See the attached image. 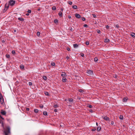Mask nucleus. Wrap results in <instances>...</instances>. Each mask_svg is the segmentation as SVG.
<instances>
[{"label":"nucleus","mask_w":135,"mask_h":135,"mask_svg":"<svg viewBox=\"0 0 135 135\" xmlns=\"http://www.w3.org/2000/svg\"><path fill=\"white\" fill-rule=\"evenodd\" d=\"M63 9L62 8H61V10L62 11L63 10Z\"/></svg>","instance_id":"obj_63"},{"label":"nucleus","mask_w":135,"mask_h":135,"mask_svg":"<svg viewBox=\"0 0 135 135\" xmlns=\"http://www.w3.org/2000/svg\"><path fill=\"white\" fill-rule=\"evenodd\" d=\"M8 7H7V8H5L4 9L3 11V12H5L8 9V8L9 7V5H8Z\"/></svg>","instance_id":"obj_12"},{"label":"nucleus","mask_w":135,"mask_h":135,"mask_svg":"<svg viewBox=\"0 0 135 135\" xmlns=\"http://www.w3.org/2000/svg\"><path fill=\"white\" fill-rule=\"evenodd\" d=\"M29 85L30 86H31L32 85V83L31 82H29Z\"/></svg>","instance_id":"obj_42"},{"label":"nucleus","mask_w":135,"mask_h":135,"mask_svg":"<svg viewBox=\"0 0 135 135\" xmlns=\"http://www.w3.org/2000/svg\"><path fill=\"white\" fill-rule=\"evenodd\" d=\"M88 107L90 108H93L92 106L90 105H88Z\"/></svg>","instance_id":"obj_33"},{"label":"nucleus","mask_w":135,"mask_h":135,"mask_svg":"<svg viewBox=\"0 0 135 135\" xmlns=\"http://www.w3.org/2000/svg\"><path fill=\"white\" fill-rule=\"evenodd\" d=\"M68 3L70 5H72V2L70 1H69L68 2Z\"/></svg>","instance_id":"obj_29"},{"label":"nucleus","mask_w":135,"mask_h":135,"mask_svg":"<svg viewBox=\"0 0 135 135\" xmlns=\"http://www.w3.org/2000/svg\"><path fill=\"white\" fill-rule=\"evenodd\" d=\"M106 27L107 29H108L109 28V26L108 25H107Z\"/></svg>","instance_id":"obj_51"},{"label":"nucleus","mask_w":135,"mask_h":135,"mask_svg":"<svg viewBox=\"0 0 135 135\" xmlns=\"http://www.w3.org/2000/svg\"><path fill=\"white\" fill-rule=\"evenodd\" d=\"M66 59H67V60L69 58V57L68 56H67L66 57Z\"/></svg>","instance_id":"obj_54"},{"label":"nucleus","mask_w":135,"mask_h":135,"mask_svg":"<svg viewBox=\"0 0 135 135\" xmlns=\"http://www.w3.org/2000/svg\"><path fill=\"white\" fill-rule=\"evenodd\" d=\"M66 75V74L64 72H62V74H61V76L64 77Z\"/></svg>","instance_id":"obj_18"},{"label":"nucleus","mask_w":135,"mask_h":135,"mask_svg":"<svg viewBox=\"0 0 135 135\" xmlns=\"http://www.w3.org/2000/svg\"><path fill=\"white\" fill-rule=\"evenodd\" d=\"M89 112L91 113H93V111L92 109H90L89 110Z\"/></svg>","instance_id":"obj_40"},{"label":"nucleus","mask_w":135,"mask_h":135,"mask_svg":"<svg viewBox=\"0 0 135 135\" xmlns=\"http://www.w3.org/2000/svg\"><path fill=\"white\" fill-rule=\"evenodd\" d=\"M54 111L55 112H57V109H54Z\"/></svg>","instance_id":"obj_55"},{"label":"nucleus","mask_w":135,"mask_h":135,"mask_svg":"<svg viewBox=\"0 0 135 135\" xmlns=\"http://www.w3.org/2000/svg\"><path fill=\"white\" fill-rule=\"evenodd\" d=\"M66 78L65 77H63L62 78V82H65L66 81Z\"/></svg>","instance_id":"obj_13"},{"label":"nucleus","mask_w":135,"mask_h":135,"mask_svg":"<svg viewBox=\"0 0 135 135\" xmlns=\"http://www.w3.org/2000/svg\"><path fill=\"white\" fill-rule=\"evenodd\" d=\"M92 15L93 16V17H94V18H95L96 17V15L94 14H92Z\"/></svg>","instance_id":"obj_44"},{"label":"nucleus","mask_w":135,"mask_h":135,"mask_svg":"<svg viewBox=\"0 0 135 135\" xmlns=\"http://www.w3.org/2000/svg\"><path fill=\"white\" fill-rule=\"evenodd\" d=\"M54 107L55 108H56L58 107V105L57 104H55L54 105Z\"/></svg>","instance_id":"obj_34"},{"label":"nucleus","mask_w":135,"mask_h":135,"mask_svg":"<svg viewBox=\"0 0 135 135\" xmlns=\"http://www.w3.org/2000/svg\"><path fill=\"white\" fill-rule=\"evenodd\" d=\"M34 112L35 113H37L38 112V110L37 109H35L34 110Z\"/></svg>","instance_id":"obj_24"},{"label":"nucleus","mask_w":135,"mask_h":135,"mask_svg":"<svg viewBox=\"0 0 135 135\" xmlns=\"http://www.w3.org/2000/svg\"><path fill=\"white\" fill-rule=\"evenodd\" d=\"M52 9L53 10H55L56 9V8L55 6H54L52 7Z\"/></svg>","instance_id":"obj_27"},{"label":"nucleus","mask_w":135,"mask_h":135,"mask_svg":"<svg viewBox=\"0 0 135 135\" xmlns=\"http://www.w3.org/2000/svg\"><path fill=\"white\" fill-rule=\"evenodd\" d=\"M114 77L115 78H117V75H115V76H114Z\"/></svg>","instance_id":"obj_58"},{"label":"nucleus","mask_w":135,"mask_h":135,"mask_svg":"<svg viewBox=\"0 0 135 135\" xmlns=\"http://www.w3.org/2000/svg\"><path fill=\"white\" fill-rule=\"evenodd\" d=\"M7 7H8V5L7 6V4L6 3L5 5V8H7Z\"/></svg>","instance_id":"obj_47"},{"label":"nucleus","mask_w":135,"mask_h":135,"mask_svg":"<svg viewBox=\"0 0 135 135\" xmlns=\"http://www.w3.org/2000/svg\"><path fill=\"white\" fill-rule=\"evenodd\" d=\"M98 59L97 57H95L94 58V61L95 62H96L98 61Z\"/></svg>","instance_id":"obj_28"},{"label":"nucleus","mask_w":135,"mask_h":135,"mask_svg":"<svg viewBox=\"0 0 135 135\" xmlns=\"http://www.w3.org/2000/svg\"><path fill=\"white\" fill-rule=\"evenodd\" d=\"M111 123L112 125H113L114 124V122L113 121H111Z\"/></svg>","instance_id":"obj_41"},{"label":"nucleus","mask_w":135,"mask_h":135,"mask_svg":"<svg viewBox=\"0 0 135 135\" xmlns=\"http://www.w3.org/2000/svg\"><path fill=\"white\" fill-rule=\"evenodd\" d=\"M67 103H69V102H68V100H67V101L66 102Z\"/></svg>","instance_id":"obj_62"},{"label":"nucleus","mask_w":135,"mask_h":135,"mask_svg":"<svg viewBox=\"0 0 135 135\" xmlns=\"http://www.w3.org/2000/svg\"><path fill=\"white\" fill-rule=\"evenodd\" d=\"M0 101L2 104L3 102V99L2 95L1 93H0Z\"/></svg>","instance_id":"obj_4"},{"label":"nucleus","mask_w":135,"mask_h":135,"mask_svg":"<svg viewBox=\"0 0 135 135\" xmlns=\"http://www.w3.org/2000/svg\"><path fill=\"white\" fill-rule=\"evenodd\" d=\"M119 119H123V117L122 115H120L119 117Z\"/></svg>","instance_id":"obj_26"},{"label":"nucleus","mask_w":135,"mask_h":135,"mask_svg":"<svg viewBox=\"0 0 135 135\" xmlns=\"http://www.w3.org/2000/svg\"><path fill=\"white\" fill-rule=\"evenodd\" d=\"M58 15L60 17H62V14L61 12L60 11L58 13Z\"/></svg>","instance_id":"obj_11"},{"label":"nucleus","mask_w":135,"mask_h":135,"mask_svg":"<svg viewBox=\"0 0 135 135\" xmlns=\"http://www.w3.org/2000/svg\"><path fill=\"white\" fill-rule=\"evenodd\" d=\"M67 50L68 51H70V48L69 47H68L67 48Z\"/></svg>","instance_id":"obj_49"},{"label":"nucleus","mask_w":135,"mask_h":135,"mask_svg":"<svg viewBox=\"0 0 135 135\" xmlns=\"http://www.w3.org/2000/svg\"><path fill=\"white\" fill-rule=\"evenodd\" d=\"M12 53L13 54H15V51L13 50L12 51Z\"/></svg>","instance_id":"obj_37"},{"label":"nucleus","mask_w":135,"mask_h":135,"mask_svg":"<svg viewBox=\"0 0 135 135\" xmlns=\"http://www.w3.org/2000/svg\"><path fill=\"white\" fill-rule=\"evenodd\" d=\"M75 16L78 18H79L80 17V15L78 14H75Z\"/></svg>","instance_id":"obj_8"},{"label":"nucleus","mask_w":135,"mask_h":135,"mask_svg":"<svg viewBox=\"0 0 135 135\" xmlns=\"http://www.w3.org/2000/svg\"><path fill=\"white\" fill-rule=\"evenodd\" d=\"M26 15L27 16H28L29 15V13H27L26 14Z\"/></svg>","instance_id":"obj_57"},{"label":"nucleus","mask_w":135,"mask_h":135,"mask_svg":"<svg viewBox=\"0 0 135 135\" xmlns=\"http://www.w3.org/2000/svg\"><path fill=\"white\" fill-rule=\"evenodd\" d=\"M0 117L3 119H4L0 115Z\"/></svg>","instance_id":"obj_56"},{"label":"nucleus","mask_w":135,"mask_h":135,"mask_svg":"<svg viewBox=\"0 0 135 135\" xmlns=\"http://www.w3.org/2000/svg\"><path fill=\"white\" fill-rule=\"evenodd\" d=\"M6 57L7 58H9L10 57V55H9L6 54Z\"/></svg>","instance_id":"obj_30"},{"label":"nucleus","mask_w":135,"mask_h":135,"mask_svg":"<svg viewBox=\"0 0 135 135\" xmlns=\"http://www.w3.org/2000/svg\"><path fill=\"white\" fill-rule=\"evenodd\" d=\"M26 110L27 111H29L30 110V109L29 108H26Z\"/></svg>","instance_id":"obj_45"},{"label":"nucleus","mask_w":135,"mask_h":135,"mask_svg":"<svg viewBox=\"0 0 135 135\" xmlns=\"http://www.w3.org/2000/svg\"><path fill=\"white\" fill-rule=\"evenodd\" d=\"M51 65L52 66H55V63L54 62H52L51 64Z\"/></svg>","instance_id":"obj_22"},{"label":"nucleus","mask_w":135,"mask_h":135,"mask_svg":"<svg viewBox=\"0 0 135 135\" xmlns=\"http://www.w3.org/2000/svg\"><path fill=\"white\" fill-rule=\"evenodd\" d=\"M44 93L46 95H47L48 96H49L50 95V94L48 92L45 91L44 92Z\"/></svg>","instance_id":"obj_14"},{"label":"nucleus","mask_w":135,"mask_h":135,"mask_svg":"<svg viewBox=\"0 0 135 135\" xmlns=\"http://www.w3.org/2000/svg\"><path fill=\"white\" fill-rule=\"evenodd\" d=\"M18 19L19 20L21 21H23L24 20V19L22 18L19 17L18 18Z\"/></svg>","instance_id":"obj_15"},{"label":"nucleus","mask_w":135,"mask_h":135,"mask_svg":"<svg viewBox=\"0 0 135 135\" xmlns=\"http://www.w3.org/2000/svg\"><path fill=\"white\" fill-rule=\"evenodd\" d=\"M5 42V41L4 40H3L2 41V42L3 43H4Z\"/></svg>","instance_id":"obj_60"},{"label":"nucleus","mask_w":135,"mask_h":135,"mask_svg":"<svg viewBox=\"0 0 135 135\" xmlns=\"http://www.w3.org/2000/svg\"><path fill=\"white\" fill-rule=\"evenodd\" d=\"M67 100H68L67 99H65L64 100V101L66 102Z\"/></svg>","instance_id":"obj_59"},{"label":"nucleus","mask_w":135,"mask_h":135,"mask_svg":"<svg viewBox=\"0 0 135 135\" xmlns=\"http://www.w3.org/2000/svg\"><path fill=\"white\" fill-rule=\"evenodd\" d=\"M73 45V47L74 48H77L78 46V45L76 44H74Z\"/></svg>","instance_id":"obj_10"},{"label":"nucleus","mask_w":135,"mask_h":135,"mask_svg":"<svg viewBox=\"0 0 135 135\" xmlns=\"http://www.w3.org/2000/svg\"><path fill=\"white\" fill-rule=\"evenodd\" d=\"M82 20L83 21H85V18L84 17H82Z\"/></svg>","instance_id":"obj_38"},{"label":"nucleus","mask_w":135,"mask_h":135,"mask_svg":"<svg viewBox=\"0 0 135 135\" xmlns=\"http://www.w3.org/2000/svg\"><path fill=\"white\" fill-rule=\"evenodd\" d=\"M131 36L133 38H135V33L133 32H132L131 34Z\"/></svg>","instance_id":"obj_9"},{"label":"nucleus","mask_w":135,"mask_h":135,"mask_svg":"<svg viewBox=\"0 0 135 135\" xmlns=\"http://www.w3.org/2000/svg\"><path fill=\"white\" fill-rule=\"evenodd\" d=\"M16 2L13 0H10L9 2V4L8 5H10L12 6H13L15 3Z\"/></svg>","instance_id":"obj_2"},{"label":"nucleus","mask_w":135,"mask_h":135,"mask_svg":"<svg viewBox=\"0 0 135 135\" xmlns=\"http://www.w3.org/2000/svg\"><path fill=\"white\" fill-rule=\"evenodd\" d=\"M85 44L86 45H89V42L88 41H86V42H85Z\"/></svg>","instance_id":"obj_35"},{"label":"nucleus","mask_w":135,"mask_h":135,"mask_svg":"<svg viewBox=\"0 0 135 135\" xmlns=\"http://www.w3.org/2000/svg\"><path fill=\"white\" fill-rule=\"evenodd\" d=\"M69 30H70L71 31H73V28H72L71 27V28H70Z\"/></svg>","instance_id":"obj_53"},{"label":"nucleus","mask_w":135,"mask_h":135,"mask_svg":"<svg viewBox=\"0 0 135 135\" xmlns=\"http://www.w3.org/2000/svg\"><path fill=\"white\" fill-rule=\"evenodd\" d=\"M73 8L74 9H76L77 8V7L76 5H74L72 6Z\"/></svg>","instance_id":"obj_19"},{"label":"nucleus","mask_w":135,"mask_h":135,"mask_svg":"<svg viewBox=\"0 0 135 135\" xmlns=\"http://www.w3.org/2000/svg\"><path fill=\"white\" fill-rule=\"evenodd\" d=\"M102 118L104 120L107 121L109 120V118L107 116H105L104 115L102 116Z\"/></svg>","instance_id":"obj_5"},{"label":"nucleus","mask_w":135,"mask_h":135,"mask_svg":"<svg viewBox=\"0 0 135 135\" xmlns=\"http://www.w3.org/2000/svg\"><path fill=\"white\" fill-rule=\"evenodd\" d=\"M101 127H97V130L98 131H99L101 130Z\"/></svg>","instance_id":"obj_17"},{"label":"nucleus","mask_w":135,"mask_h":135,"mask_svg":"<svg viewBox=\"0 0 135 135\" xmlns=\"http://www.w3.org/2000/svg\"><path fill=\"white\" fill-rule=\"evenodd\" d=\"M43 78L45 80H46L47 79V78L46 76H44L43 77Z\"/></svg>","instance_id":"obj_23"},{"label":"nucleus","mask_w":135,"mask_h":135,"mask_svg":"<svg viewBox=\"0 0 135 135\" xmlns=\"http://www.w3.org/2000/svg\"><path fill=\"white\" fill-rule=\"evenodd\" d=\"M127 99L126 98H124L123 99V102H126L127 101Z\"/></svg>","instance_id":"obj_16"},{"label":"nucleus","mask_w":135,"mask_h":135,"mask_svg":"<svg viewBox=\"0 0 135 135\" xmlns=\"http://www.w3.org/2000/svg\"><path fill=\"white\" fill-rule=\"evenodd\" d=\"M73 99L72 98L68 99V101L69 102V104H71L73 103Z\"/></svg>","instance_id":"obj_6"},{"label":"nucleus","mask_w":135,"mask_h":135,"mask_svg":"<svg viewBox=\"0 0 135 135\" xmlns=\"http://www.w3.org/2000/svg\"><path fill=\"white\" fill-rule=\"evenodd\" d=\"M54 22L55 23H57L58 22V20L57 19H55L54 20Z\"/></svg>","instance_id":"obj_25"},{"label":"nucleus","mask_w":135,"mask_h":135,"mask_svg":"<svg viewBox=\"0 0 135 135\" xmlns=\"http://www.w3.org/2000/svg\"><path fill=\"white\" fill-rule=\"evenodd\" d=\"M79 91L80 93H83L84 92V91L81 89H79Z\"/></svg>","instance_id":"obj_32"},{"label":"nucleus","mask_w":135,"mask_h":135,"mask_svg":"<svg viewBox=\"0 0 135 135\" xmlns=\"http://www.w3.org/2000/svg\"><path fill=\"white\" fill-rule=\"evenodd\" d=\"M37 35L39 37L40 36V32H37Z\"/></svg>","instance_id":"obj_31"},{"label":"nucleus","mask_w":135,"mask_h":135,"mask_svg":"<svg viewBox=\"0 0 135 135\" xmlns=\"http://www.w3.org/2000/svg\"><path fill=\"white\" fill-rule=\"evenodd\" d=\"M40 108H42L43 107V105H42L40 106Z\"/></svg>","instance_id":"obj_52"},{"label":"nucleus","mask_w":135,"mask_h":135,"mask_svg":"<svg viewBox=\"0 0 135 135\" xmlns=\"http://www.w3.org/2000/svg\"><path fill=\"white\" fill-rule=\"evenodd\" d=\"M3 134L4 135H11L10 128L9 126H6L5 128L3 127Z\"/></svg>","instance_id":"obj_1"},{"label":"nucleus","mask_w":135,"mask_h":135,"mask_svg":"<svg viewBox=\"0 0 135 135\" xmlns=\"http://www.w3.org/2000/svg\"><path fill=\"white\" fill-rule=\"evenodd\" d=\"M97 32L98 33H100V31L99 30H98Z\"/></svg>","instance_id":"obj_48"},{"label":"nucleus","mask_w":135,"mask_h":135,"mask_svg":"<svg viewBox=\"0 0 135 135\" xmlns=\"http://www.w3.org/2000/svg\"><path fill=\"white\" fill-rule=\"evenodd\" d=\"M1 114L3 115H5L6 114V112L5 111H3V110H2L1 112Z\"/></svg>","instance_id":"obj_7"},{"label":"nucleus","mask_w":135,"mask_h":135,"mask_svg":"<svg viewBox=\"0 0 135 135\" xmlns=\"http://www.w3.org/2000/svg\"><path fill=\"white\" fill-rule=\"evenodd\" d=\"M96 130V129L94 128L92 129L91 131H95Z\"/></svg>","instance_id":"obj_46"},{"label":"nucleus","mask_w":135,"mask_h":135,"mask_svg":"<svg viewBox=\"0 0 135 135\" xmlns=\"http://www.w3.org/2000/svg\"><path fill=\"white\" fill-rule=\"evenodd\" d=\"M81 56L82 57H84V54L83 53H81Z\"/></svg>","instance_id":"obj_50"},{"label":"nucleus","mask_w":135,"mask_h":135,"mask_svg":"<svg viewBox=\"0 0 135 135\" xmlns=\"http://www.w3.org/2000/svg\"><path fill=\"white\" fill-rule=\"evenodd\" d=\"M96 124L97 125V126H98V123L97 122H96Z\"/></svg>","instance_id":"obj_61"},{"label":"nucleus","mask_w":135,"mask_h":135,"mask_svg":"<svg viewBox=\"0 0 135 135\" xmlns=\"http://www.w3.org/2000/svg\"><path fill=\"white\" fill-rule=\"evenodd\" d=\"M110 41L108 39L106 38L105 39L104 42L106 43L109 42Z\"/></svg>","instance_id":"obj_20"},{"label":"nucleus","mask_w":135,"mask_h":135,"mask_svg":"<svg viewBox=\"0 0 135 135\" xmlns=\"http://www.w3.org/2000/svg\"><path fill=\"white\" fill-rule=\"evenodd\" d=\"M43 114L45 115H47V113L45 111L43 112Z\"/></svg>","instance_id":"obj_21"},{"label":"nucleus","mask_w":135,"mask_h":135,"mask_svg":"<svg viewBox=\"0 0 135 135\" xmlns=\"http://www.w3.org/2000/svg\"><path fill=\"white\" fill-rule=\"evenodd\" d=\"M86 73L89 75H93V71L90 70H88Z\"/></svg>","instance_id":"obj_3"},{"label":"nucleus","mask_w":135,"mask_h":135,"mask_svg":"<svg viewBox=\"0 0 135 135\" xmlns=\"http://www.w3.org/2000/svg\"><path fill=\"white\" fill-rule=\"evenodd\" d=\"M16 31H16V30H14V32H16Z\"/></svg>","instance_id":"obj_64"},{"label":"nucleus","mask_w":135,"mask_h":135,"mask_svg":"<svg viewBox=\"0 0 135 135\" xmlns=\"http://www.w3.org/2000/svg\"><path fill=\"white\" fill-rule=\"evenodd\" d=\"M84 26L85 27H88V26L86 24H85L84 25Z\"/></svg>","instance_id":"obj_39"},{"label":"nucleus","mask_w":135,"mask_h":135,"mask_svg":"<svg viewBox=\"0 0 135 135\" xmlns=\"http://www.w3.org/2000/svg\"><path fill=\"white\" fill-rule=\"evenodd\" d=\"M31 10L29 9L27 11V12L28 13H30L31 12Z\"/></svg>","instance_id":"obj_36"},{"label":"nucleus","mask_w":135,"mask_h":135,"mask_svg":"<svg viewBox=\"0 0 135 135\" xmlns=\"http://www.w3.org/2000/svg\"><path fill=\"white\" fill-rule=\"evenodd\" d=\"M115 27L117 28H119V27L118 25H115Z\"/></svg>","instance_id":"obj_43"}]
</instances>
